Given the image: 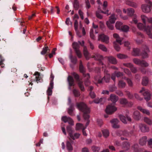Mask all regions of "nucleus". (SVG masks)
Masks as SVG:
<instances>
[{
  "instance_id": "nucleus-1",
  "label": "nucleus",
  "mask_w": 152,
  "mask_h": 152,
  "mask_svg": "<svg viewBox=\"0 0 152 152\" xmlns=\"http://www.w3.org/2000/svg\"><path fill=\"white\" fill-rule=\"evenodd\" d=\"M77 108L80 110L82 111L83 113V117L84 119L87 120V122L86 124V127L89 123V121L88 120L89 116L88 114L90 112V110L89 108L87 107L86 105L83 102L77 103L76 104Z\"/></svg>"
},
{
  "instance_id": "nucleus-2",
  "label": "nucleus",
  "mask_w": 152,
  "mask_h": 152,
  "mask_svg": "<svg viewBox=\"0 0 152 152\" xmlns=\"http://www.w3.org/2000/svg\"><path fill=\"white\" fill-rule=\"evenodd\" d=\"M149 50L148 47L145 45H143L142 47V51L141 52L140 50L137 48H134L133 49L132 54L134 56H142V57H147L148 55V52Z\"/></svg>"
},
{
  "instance_id": "nucleus-3",
  "label": "nucleus",
  "mask_w": 152,
  "mask_h": 152,
  "mask_svg": "<svg viewBox=\"0 0 152 152\" xmlns=\"http://www.w3.org/2000/svg\"><path fill=\"white\" fill-rule=\"evenodd\" d=\"M138 28L140 30H143L145 32L149 37L152 39V34L151 33V28L149 26H146V24H143L141 23L136 24Z\"/></svg>"
},
{
  "instance_id": "nucleus-4",
  "label": "nucleus",
  "mask_w": 152,
  "mask_h": 152,
  "mask_svg": "<svg viewBox=\"0 0 152 152\" xmlns=\"http://www.w3.org/2000/svg\"><path fill=\"white\" fill-rule=\"evenodd\" d=\"M113 36L116 39V41L113 42L114 48L116 50L119 51L120 49L119 46L121 45V42L123 38L120 37L118 34L116 33L114 34Z\"/></svg>"
},
{
  "instance_id": "nucleus-5",
  "label": "nucleus",
  "mask_w": 152,
  "mask_h": 152,
  "mask_svg": "<svg viewBox=\"0 0 152 152\" xmlns=\"http://www.w3.org/2000/svg\"><path fill=\"white\" fill-rule=\"evenodd\" d=\"M146 4L142 5L141 8L142 11L145 13L150 12L152 8V2L149 0H146Z\"/></svg>"
},
{
  "instance_id": "nucleus-6",
  "label": "nucleus",
  "mask_w": 152,
  "mask_h": 152,
  "mask_svg": "<svg viewBox=\"0 0 152 152\" xmlns=\"http://www.w3.org/2000/svg\"><path fill=\"white\" fill-rule=\"evenodd\" d=\"M127 14L128 16L132 17V23L137 24L138 22L137 17L136 14H134V10L132 8H129L127 9Z\"/></svg>"
},
{
  "instance_id": "nucleus-7",
  "label": "nucleus",
  "mask_w": 152,
  "mask_h": 152,
  "mask_svg": "<svg viewBox=\"0 0 152 152\" xmlns=\"http://www.w3.org/2000/svg\"><path fill=\"white\" fill-rule=\"evenodd\" d=\"M100 76H98L95 77V80L97 81L99 83H102L104 81L106 83H108L109 82L110 79V75L107 73L105 74L104 77L102 79L99 78Z\"/></svg>"
},
{
  "instance_id": "nucleus-8",
  "label": "nucleus",
  "mask_w": 152,
  "mask_h": 152,
  "mask_svg": "<svg viewBox=\"0 0 152 152\" xmlns=\"http://www.w3.org/2000/svg\"><path fill=\"white\" fill-rule=\"evenodd\" d=\"M72 46L76 54L78 57H81V54L79 50L80 46L79 43L78 42H74L72 43Z\"/></svg>"
},
{
  "instance_id": "nucleus-9",
  "label": "nucleus",
  "mask_w": 152,
  "mask_h": 152,
  "mask_svg": "<svg viewBox=\"0 0 152 152\" xmlns=\"http://www.w3.org/2000/svg\"><path fill=\"white\" fill-rule=\"evenodd\" d=\"M139 92L142 94L144 96V99L147 101L151 99V94L147 90L145 89L144 87L142 88Z\"/></svg>"
},
{
  "instance_id": "nucleus-10",
  "label": "nucleus",
  "mask_w": 152,
  "mask_h": 152,
  "mask_svg": "<svg viewBox=\"0 0 152 152\" xmlns=\"http://www.w3.org/2000/svg\"><path fill=\"white\" fill-rule=\"evenodd\" d=\"M72 75L74 76L75 79L78 83V84L81 90L83 91L85 90L83 84V82L79 79V76L75 72L72 73Z\"/></svg>"
},
{
  "instance_id": "nucleus-11",
  "label": "nucleus",
  "mask_w": 152,
  "mask_h": 152,
  "mask_svg": "<svg viewBox=\"0 0 152 152\" xmlns=\"http://www.w3.org/2000/svg\"><path fill=\"white\" fill-rule=\"evenodd\" d=\"M117 110V108L113 104L108 105L106 107L105 111L106 113L109 114H111Z\"/></svg>"
},
{
  "instance_id": "nucleus-12",
  "label": "nucleus",
  "mask_w": 152,
  "mask_h": 152,
  "mask_svg": "<svg viewBox=\"0 0 152 152\" xmlns=\"http://www.w3.org/2000/svg\"><path fill=\"white\" fill-rule=\"evenodd\" d=\"M61 119L64 123L68 122L69 125L72 126L74 125L73 121L69 117H67L66 116H63L62 117Z\"/></svg>"
},
{
  "instance_id": "nucleus-13",
  "label": "nucleus",
  "mask_w": 152,
  "mask_h": 152,
  "mask_svg": "<svg viewBox=\"0 0 152 152\" xmlns=\"http://www.w3.org/2000/svg\"><path fill=\"white\" fill-rule=\"evenodd\" d=\"M139 127L141 132H148L149 129L148 127L144 124H139Z\"/></svg>"
},
{
  "instance_id": "nucleus-14",
  "label": "nucleus",
  "mask_w": 152,
  "mask_h": 152,
  "mask_svg": "<svg viewBox=\"0 0 152 152\" xmlns=\"http://www.w3.org/2000/svg\"><path fill=\"white\" fill-rule=\"evenodd\" d=\"M141 18L144 24H146V23L147 21L152 24V18H148L144 15H141Z\"/></svg>"
},
{
  "instance_id": "nucleus-15",
  "label": "nucleus",
  "mask_w": 152,
  "mask_h": 152,
  "mask_svg": "<svg viewBox=\"0 0 152 152\" xmlns=\"http://www.w3.org/2000/svg\"><path fill=\"white\" fill-rule=\"evenodd\" d=\"M67 80L69 85V89L71 90V86H74L75 85L74 80L72 77L69 76L67 77Z\"/></svg>"
},
{
  "instance_id": "nucleus-16",
  "label": "nucleus",
  "mask_w": 152,
  "mask_h": 152,
  "mask_svg": "<svg viewBox=\"0 0 152 152\" xmlns=\"http://www.w3.org/2000/svg\"><path fill=\"white\" fill-rule=\"evenodd\" d=\"M99 40H101L103 42L107 43L108 42L109 38L106 35L103 34L99 35Z\"/></svg>"
},
{
  "instance_id": "nucleus-17",
  "label": "nucleus",
  "mask_w": 152,
  "mask_h": 152,
  "mask_svg": "<svg viewBox=\"0 0 152 152\" xmlns=\"http://www.w3.org/2000/svg\"><path fill=\"white\" fill-rule=\"evenodd\" d=\"M79 69L80 72L83 73V75L84 77H87V78H89L90 75L89 74L87 73V74H86L84 73L85 72V70L84 68L83 65L82 64V62L81 61H80V63Z\"/></svg>"
},
{
  "instance_id": "nucleus-18",
  "label": "nucleus",
  "mask_w": 152,
  "mask_h": 152,
  "mask_svg": "<svg viewBox=\"0 0 152 152\" xmlns=\"http://www.w3.org/2000/svg\"><path fill=\"white\" fill-rule=\"evenodd\" d=\"M136 34L137 36V38L136 40V42L138 44H141L143 42V40L142 39H140L139 38L141 37L142 38H143L144 37V36L140 32H137Z\"/></svg>"
},
{
  "instance_id": "nucleus-19",
  "label": "nucleus",
  "mask_w": 152,
  "mask_h": 152,
  "mask_svg": "<svg viewBox=\"0 0 152 152\" xmlns=\"http://www.w3.org/2000/svg\"><path fill=\"white\" fill-rule=\"evenodd\" d=\"M112 127L114 128H118L119 126L118 125V120L117 119H114L110 121Z\"/></svg>"
},
{
  "instance_id": "nucleus-20",
  "label": "nucleus",
  "mask_w": 152,
  "mask_h": 152,
  "mask_svg": "<svg viewBox=\"0 0 152 152\" xmlns=\"http://www.w3.org/2000/svg\"><path fill=\"white\" fill-rule=\"evenodd\" d=\"M53 88V80L50 81L49 86L47 91V94L49 96H50L52 94V89Z\"/></svg>"
},
{
  "instance_id": "nucleus-21",
  "label": "nucleus",
  "mask_w": 152,
  "mask_h": 152,
  "mask_svg": "<svg viewBox=\"0 0 152 152\" xmlns=\"http://www.w3.org/2000/svg\"><path fill=\"white\" fill-rule=\"evenodd\" d=\"M34 75L35 76V78L36 82L38 83L39 82H41L42 81V76H41L39 73L38 72H36L34 74Z\"/></svg>"
},
{
  "instance_id": "nucleus-22",
  "label": "nucleus",
  "mask_w": 152,
  "mask_h": 152,
  "mask_svg": "<svg viewBox=\"0 0 152 152\" xmlns=\"http://www.w3.org/2000/svg\"><path fill=\"white\" fill-rule=\"evenodd\" d=\"M123 65L126 66L130 67L131 71L132 72L135 73L137 72V69L133 67L132 64L131 63L124 64Z\"/></svg>"
},
{
  "instance_id": "nucleus-23",
  "label": "nucleus",
  "mask_w": 152,
  "mask_h": 152,
  "mask_svg": "<svg viewBox=\"0 0 152 152\" xmlns=\"http://www.w3.org/2000/svg\"><path fill=\"white\" fill-rule=\"evenodd\" d=\"M133 0H126V4L133 7H137V4L132 1Z\"/></svg>"
},
{
  "instance_id": "nucleus-24",
  "label": "nucleus",
  "mask_w": 152,
  "mask_h": 152,
  "mask_svg": "<svg viewBox=\"0 0 152 152\" xmlns=\"http://www.w3.org/2000/svg\"><path fill=\"white\" fill-rule=\"evenodd\" d=\"M118 97L114 94H111L109 100H110L113 103H115L118 100Z\"/></svg>"
},
{
  "instance_id": "nucleus-25",
  "label": "nucleus",
  "mask_w": 152,
  "mask_h": 152,
  "mask_svg": "<svg viewBox=\"0 0 152 152\" xmlns=\"http://www.w3.org/2000/svg\"><path fill=\"white\" fill-rule=\"evenodd\" d=\"M137 109L143 113L147 115H150V112L149 110L143 109L140 106L138 107Z\"/></svg>"
},
{
  "instance_id": "nucleus-26",
  "label": "nucleus",
  "mask_w": 152,
  "mask_h": 152,
  "mask_svg": "<svg viewBox=\"0 0 152 152\" xmlns=\"http://www.w3.org/2000/svg\"><path fill=\"white\" fill-rule=\"evenodd\" d=\"M50 49L49 48L48 46H45L43 47L42 50L41 52V54L42 55H44L49 52Z\"/></svg>"
},
{
  "instance_id": "nucleus-27",
  "label": "nucleus",
  "mask_w": 152,
  "mask_h": 152,
  "mask_svg": "<svg viewBox=\"0 0 152 152\" xmlns=\"http://www.w3.org/2000/svg\"><path fill=\"white\" fill-rule=\"evenodd\" d=\"M121 147L122 148L128 150L129 148L130 145L129 142H125L122 143Z\"/></svg>"
},
{
  "instance_id": "nucleus-28",
  "label": "nucleus",
  "mask_w": 152,
  "mask_h": 152,
  "mask_svg": "<svg viewBox=\"0 0 152 152\" xmlns=\"http://www.w3.org/2000/svg\"><path fill=\"white\" fill-rule=\"evenodd\" d=\"M147 137L145 136L141 138L139 141L140 144L142 146L145 145L147 142Z\"/></svg>"
},
{
  "instance_id": "nucleus-29",
  "label": "nucleus",
  "mask_w": 152,
  "mask_h": 152,
  "mask_svg": "<svg viewBox=\"0 0 152 152\" xmlns=\"http://www.w3.org/2000/svg\"><path fill=\"white\" fill-rule=\"evenodd\" d=\"M149 82V79L146 76L143 77L142 79V84L144 86H147Z\"/></svg>"
},
{
  "instance_id": "nucleus-30",
  "label": "nucleus",
  "mask_w": 152,
  "mask_h": 152,
  "mask_svg": "<svg viewBox=\"0 0 152 152\" xmlns=\"http://www.w3.org/2000/svg\"><path fill=\"white\" fill-rule=\"evenodd\" d=\"M80 135V134L79 133H75L73 134V133L69 136V138H70L73 140L79 138Z\"/></svg>"
},
{
  "instance_id": "nucleus-31",
  "label": "nucleus",
  "mask_w": 152,
  "mask_h": 152,
  "mask_svg": "<svg viewBox=\"0 0 152 152\" xmlns=\"http://www.w3.org/2000/svg\"><path fill=\"white\" fill-rule=\"evenodd\" d=\"M73 7L75 10H77L80 7V4L78 0H74Z\"/></svg>"
},
{
  "instance_id": "nucleus-32",
  "label": "nucleus",
  "mask_w": 152,
  "mask_h": 152,
  "mask_svg": "<svg viewBox=\"0 0 152 152\" xmlns=\"http://www.w3.org/2000/svg\"><path fill=\"white\" fill-rule=\"evenodd\" d=\"M120 134H123L124 136L126 137H129L130 136V134L129 132L126 130H124L123 132L121 131H118L117 132V135H119Z\"/></svg>"
},
{
  "instance_id": "nucleus-33",
  "label": "nucleus",
  "mask_w": 152,
  "mask_h": 152,
  "mask_svg": "<svg viewBox=\"0 0 152 152\" xmlns=\"http://www.w3.org/2000/svg\"><path fill=\"white\" fill-rule=\"evenodd\" d=\"M118 86L120 88H124L126 86V83L122 80H120L119 81L118 83Z\"/></svg>"
},
{
  "instance_id": "nucleus-34",
  "label": "nucleus",
  "mask_w": 152,
  "mask_h": 152,
  "mask_svg": "<svg viewBox=\"0 0 152 152\" xmlns=\"http://www.w3.org/2000/svg\"><path fill=\"white\" fill-rule=\"evenodd\" d=\"M66 148L69 152H71L73 150L71 143L68 141H67L66 142Z\"/></svg>"
},
{
  "instance_id": "nucleus-35",
  "label": "nucleus",
  "mask_w": 152,
  "mask_h": 152,
  "mask_svg": "<svg viewBox=\"0 0 152 152\" xmlns=\"http://www.w3.org/2000/svg\"><path fill=\"white\" fill-rule=\"evenodd\" d=\"M73 94L75 97H78L80 96V94L79 91L76 89H74L72 90Z\"/></svg>"
},
{
  "instance_id": "nucleus-36",
  "label": "nucleus",
  "mask_w": 152,
  "mask_h": 152,
  "mask_svg": "<svg viewBox=\"0 0 152 152\" xmlns=\"http://www.w3.org/2000/svg\"><path fill=\"white\" fill-rule=\"evenodd\" d=\"M138 147L137 144L134 145L132 147L134 152H141L142 151V149H138Z\"/></svg>"
},
{
  "instance_id": "nucleus-37",
  "label": "nucleus",
  "mask_w": 152,
  "mask_h": 152,
  "mask_svg": "<svg viewBox=\"0 0 152 152\" xmlns=\"http://www.w3.org/2000/svg\"><path fill=\"white\" fill-rule=\"evenodd\" d=\"M134 117L136 120H139L140 117V112L137 111H135L134 113Z\"/></svg>"
},
{
  "instance_id": "nucleus-38",
  "label": "nucleus",
  "mask_w": 152,
  "mask_h": 152,
  "mask_svg": "<svg viewBox=\"0 0 152 152\" xmlns=\"http://www.w3.org/2000/svg\"><path fill=\"white\" fill-rule=\"evenodd\" d=\"M116 19L115 15L114 14H113L110 17L109 20L108 21L110 22L111 23H114Z\"/></svg>"
},
{
  "instance_id": "nucleus-39",
  "label": "nucleus",
  "mask_w": 152,
  "mask_h": 152,
  "mask_svg": "<svg viewBox=\"0 0 152 152\" xmlns=\"http://www.w3.org/2000/svg\"><path fill=\"white\" fill-rule=\"evenodd\" d=\"M105 101V99L104 98H100V99H99V98L96 99H95L94 102L96 104H99L100 102H101V103H103V102H104Z\"/></svg>"
},
{
  "instance_id": "nucleus-40",
  "label": "nucleus",
  "mask_w": 152,
  "mask_h": 152,
  "mask_svg": "<svg viewBox=\"0 0 152 152\" xmlns=\"http://www.w3.org/2000/svg\"><path fill=\"white\" fill-rule=\"evenodd\" d=\"M120 103L121 104L125 105L127 104L128 101L126 99L122 98L120 99Z\"/></svg>"
},
{
  "instance_id": "nucleus-41",
  "label": "nucleus",
  "mask_w": 152,
  "mask_h": 152,
  "mask_svg": "<svg viewBox=\"0 0 152 152\" xmlns=\"http://www.w3.org/2000/svg\"><path fill=\"white\" fill-rule=\"evenodd\" d=\"M129 27L127 25H123L121 30L123 31L127 32L129 31Z\"/></svg>"
},
{
  "instance_id": "nucleus-42",
  "label": "nucleus",
  "mask_w": 152,
  "mask_h": 152,
  "mask_svg": "<svg viewBox=\"0 0 152 152\" xmlns=\"http://www.w3.org/2000/svg\"><path fill=\"white\" fill-rule=\"evenodd\" d=\"M143 120L145 122L149 125H151L152 124V121L151 120L147 117H145L144 118Z\"/></svg>"
},
{
  "instance_id": "nucleus-43",
  "label": "nucleus",
  "mask_w": 152,
  "mask_h": 152,
  "mask_svg": "<svg viewBox=\"0 0 152 152\" xmlns=\"http://www.w3.org/2000/svg\"><path fill=\"white\" fill-rule=\"evenodd\" d=\"M74 110V108L72 105H70L69 108L68 109V113L70 115H73V112Z\"/></svg>"
},
{
  "instance_id": "nucleus-44",
  "label": "nucleus",
  "mask_w": 152,
  "mask_h": 152,
  "mask_svg": "<svg viewBox=\"0 0 152 152\" xmlns=\"http://www.w3.org/2000/svg\"><path fill=\"white\" fill-rule=\"evenodd\" d=\"M122 26V23L120 22H117L115 24V27L118 30H121Z\"/></svg>"
},
{
  "instance_id": "nucleus-45",
  "label": "nucleus",
  "mask_w": 152,
  "mask_h": 152,
  "mask_svg": "<svg viewBox=\"0 0 152 152\" xmlns=\"http://www.w3.org/2000/svg\"><path fill=\"white\" fill-rule=\"evenodd\" d=\"M84 127L83 124L80 123H77L76 125L75 129L76 130H78L81 129H83V128Z\"/></svg>"
},
{
  "instance_id": "nucleus-46",
  "label": "nucleus",
  "mask_w": 152,
  "mask_h": 152,
  "mask_svg": "<svg viewBox=\"0 0 152 152\" xmlns=\"http://www.w3.org/2000/svg\"><path fill=\"white\" fill-rule=\"evenodd\" d=\"M103 135L105 138L109 136V132L108 130L107 129H104L102 131Z\"/></svg>"
},
{
  "instance_id": "nucleus-47",
  "label": "nucleus",
  "mask_w": 152,
  "mask_h": 152,
  "mask_svg": "<svg viewBox=\"0 0 152 152\" xmlns=\"http://www.w3.org/2000/svg\"><path fill=\"white\" fill-rule=\"evenodd\" d=\"M57 49L56 48H54L52 50L51 53L49 54V57H53L56 54V50Z\"/></svg>"
},
{
  "instance_id": "nucleus-48",
  "label": "nucleus",
  "mask_w": 152,
  "mask_h": 152,
  "mask_svg": "<svg viewBox=\"0 0 152 152\" xmlns=\"http://www.w3.org/2000/svg\"><path fill=\"white\" fill-rule=\"evenodd\" d=\"M109 62L113 64H115L117 63V61L115 58H108Z\"/></svg>"
},
{
  "instance_id": "nucleus-49",
  "label": "nucleus",
  "mask_w": 152,
  "mask_h": 152,
  "mask_svg": "<svg viewBox=\"0 0 152 152\" xmlns=\"http://www.w3.org/2000/svg\"><path fill=\"white\" fill-rule=\"evenodd\" d=\"M119 118L122 122L125 124L127 123L126 118L124 116L121 115L119 116Z\"/></svg>"
},
{
  "instance_id": "nucleus-50",
  "label": "nucleus",
  "mask_w": 152,
  "mask_h": 152,
  "mask_svg": "<svg viewBox=\"0 0 152 152\" xmlns=\"http://www.w3.org/2000/svg\"><path fill=\"white\" fill-rule=\"evenodd\" d=\"M123 78L126 79L127 83L129 86L130 87H132L133 86V83L130 79L128 78H126L125 77H124Z\"/></svg>"
},
{
  "instance_id": "nucleus-51",
  "label": "nucleus",
  "mask_w": 152,
  "mask_h": 152,
  "mask_svg": "<svg viewBox=\"0 0 152 152\" xmlns=\"http://www.w3.org/2000/svg\"><path fill=\"white\" fill-rule=\"evenodd\" d=\"M83 53L85 57H87L89 53L87 50V49L86 46H84L83 48Z\"/></svg>"
},
{
  "instance_id": "nucleus-52",
  "label": "nucleus",
  "mask_w": 152,
  "mask_h": 152,
  "mask_svg": "<svg viewBox=\"0 0 152 152\" xmlns=\"http://www.w3.org/2000/svg\"><path fill=\"white\" fill-rule=\"evenodd\" d=\"M91 149L94 152H99L100 149L99 147L94 146H92Z\"/></svg>"
},
{
  "instance_id": "nucleus-53",
  "label": "nucleus",
  "mask_w": 152,
  "mask_h": 152,
  "mask_svg": "<svg viewBox=\"0 0 152 152\" xmlns=\"http://www.w3.org/2000/svg\"><path fill=\"white\" fill-rule=\"evenodd\" d=\"M86 7L87 9H89L91 7L89 0H85Z\"/></svg>"
},
{
  "instance_id": "nucleus-54",
  "label": "nucleus",
  "mask_w": 152,
  "mask_h": 152,
  "mask_svg": "<svg viewBox=\"0 0 152 152\" xmlns=\"http://www.w3.org/2000/svg\"><path fill=\"white\" fill-rule=\"evenodd\" d=\"M112 24L109 21H107L106 22V24L107 27L109 29L111 30H113L114 28V27Z\"/></svg>"
},
{
  "instance_id": "nucleus-55",
  "label": "nucleus",
  "mask_w": 152,
  "mask_h": 152,
  "mask_svg": "<svg viewBox=\"0 0 152 152\" xmlns=\"http://www.w3.org/2000/svg\"><path fill=\"white\" fill-rule=\"evenodd\" d=\"M66 130L67 132L69 133V136L70 135V134H72L73 133L72 127L70 126H67Z\"/></svg>"
},
{
  "instance_id": "nucleus-56",
  "label": "nucleus",
  "mask_w": 152,
  "mask_h": 152,
  "mask_svg": "<svg viewBox=\"0 0 152 152\" xmlns=\"http://www.w3.org/2000/svg\"><path fill=\"white\" fill-rule=\"evenodd\" d=\"M99 48L103 51H106L107 50V49L106 47L103 45L100 44L99 45Z\"/></svg>"
},
{
  "instance_id": "nucleus-57",
  "label": "nucleus",
  "mask_w": 152,
  "mask_h": 152,
  "mask_svg": "<svg viewBox=\"0 0 152 152\" xmlns=\"http://www.w3.org/2000/svg\"><path fill=\"white\" fill-rule=\"evenodd\" d=\"M126 95H127L128 97L130 99H133L134 96L133 95L131 94L129 92L127 91L126 92Z\"/></svg>"
},
{
  "instance_id": "nucleus-58",
  "label": "nucleus",
  "mask_w": 152,
  "mask_h": 152,
  "mask_svg": "<svg viewBox=\"0 0 152 152\" xmlns=\"http://www.w3.org/2000/svg\"><path fill=\"white\" fill-rule=\"evenodd\" d=\"M134 62L138 65H140L141 61L137 58H134L133 59Z\"/></svg>"
},
{
  "instance_id": "nucleus-59",
  "label": "nucleus",
  "mask_w": 152,
  "mask_h": 152,
  "mask_svg": "<svg viewBox=\"0 0 152 152\" xmlns=\"http://www.w3.org/2000/svg\"><path fill=\"white\" fill-rule=\"evenodd\" d=\"M74 26L75 30L78 29V23L77 20H75Z\"/></svg>"
},
{
  "instance_id": "nucleus-60",
  "label": "nucleus",
  "mask_w": 152,
  "mask_h": 152,
  "mask_svg": "<svg viewBox=\"0 0 152 152\" xmlns=\"http://www.w3.org/2000/svg\"><path fill=\"white\" fill-rule=\"evenodd\" d=\"M140 65L146 67L148 66V64L146 62L143 61H141Z\"/></svg>"
},
{
  "instance_id": "nucleus-61",
  "label": "nucleus",
  "mask_w": 152,
  "mask_h": 152,
  "mask_svg": "<svg viewBox=\"0 0 152 152\" xmlns=\"http://www.w3.org/2000/svg\"><path fill=\"white\" fill-rule=\"evenodd\" d=\"M65 22L66 24L68 25H69L70 23L71 25L72 26V23L70 21L69 18H66Z\"/></svg>"
},
{
  "instance_id": "nucleus-62",
  "label": "nucleus",
  "mask_w": 152,
  "mask_h": 152,
  "mask_svg": "<svg viewBox=\"0 0 152 152\" xmlns=\"http://www.w3.org/2000/svg\"><path fill=\"white\" fill-rule=\"evenodd\" d=\"M70 59L72 63L73 64H75L77 62L76 58H70Z\"/></svg>"
},
{
  "instance_id": "nucleus-63",
  "label": "nucleus",
  "mask_w": 152,
  "mask_h": 152,
  "mask_svg": "<svg viewBox=\"0 0 152 152\" xmlns=\"http://www.w3.org/2000/svg\"><path fill=\"white\" fill-rule=\"evenodd\" d=\"M78 13L80 16L81 19L83 20L84 18L83 17V13L81 10H79L78 11Z\"/></svg>"
},
{
  "instance_id": "nucleus-64",
  "label": "nucleus",
  "mask_w": 152,
  "mask_h": 152,
  "mask_svg": "<svg viewBox=\"0 0 152 152\" xmlns=\"http://www.w3.org/2000/svg\"><path fill=\"white\" fill-rule=\"evenodd\" d=\"M115 73L116 76L118 77H121L123 75V73L120 72H115Z\"/></svg>"
}]
</instances>
